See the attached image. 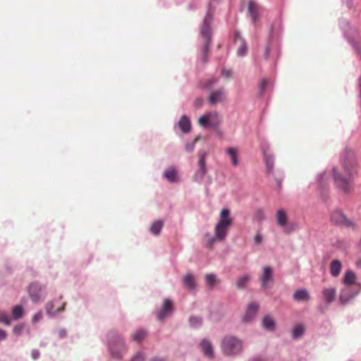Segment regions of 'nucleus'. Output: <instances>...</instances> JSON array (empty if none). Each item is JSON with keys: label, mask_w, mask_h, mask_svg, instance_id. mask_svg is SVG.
Here are the masks:
<instances>
[{"label": "nucleus", "mask_w": 361, "mask_h": 361, "mask_svg": "<svg viewBox=\"0 0 361 361\" xmlns=\"http://www.w3.org/2000/svg\"><path fill=\"white\" fill-rule=\"evenodd\" d=\"M200 346L205 356L209 358L214 357V354L213 350V346L210 341L207 340H203L200 343Z\"/></svg>", "instance_id": "13"}, {"label": "nucleus", "mask_w": 361, "mask_h": 361, "mask_svg": "<svg viewBox=\"0 0 361 361\" xmlns=\"http://www.w3.org/2000/svg\"><path fill=\"white\" fill-rule=\"evenodd\" d=\"M202 102H203V100L200 98H197L195 102H194V104L196 107L197 108H200L202 106Z\"/></svg>", "instance_id": "44"}, {"label": "nucleus", "mask_w": 361, "mask_h": 361, "mask_svg": "<svg viewBox=\"0 0 361 361\" xmlns=\"http://www.w3.org/2000/svg\"><path fill=\"white\" fill-rule=\"evenodd\" d=\"M65 304H63L61 308H58L57 310H54L53 305L51 304H49L47 307V312L49 314H54L57 312H61L64 310Z\"/></svg>", "instance_id": "34"}, {"label": "nucleus", "mask_w": 361, "mask_h": 361, "mask_svg": "<svg viewBox=\"0 0 361 361\" xmlns=\"http://www.w3.org/2000/svg\"><path fill=\"white\" fill-rule=\"evenodd\" d=\"M211 22H212V16L210 14L207 13L204 19L202 25L200 28V34L203 37L204 39V46L203 47V53L204 56L207 54L209 49L210 39H211ZM204 60V57L203 58Z\"/></svg>", "instance_id": "5"}, {"label": "nucleus", "mask_w": 361, "mask_h": 361, "mask_svg": "<svg viewBox=\"0 0 361 361\" xmlns=\"http://www.w3.org/2000/svg\"><path fill=\"white\" fill-rule=\"evenodd\" d=\"M254 243L258 245L262 243V235L260 233H257L254 238Z\"/></svg>", "instance_id": "41"}, {"label": "nucleus", "mask_w": 361, "mask_h": 361, "mask_svg": "<svg viewBox=\"0 0 361 361\" xmlns=\"http://www.w3.org/2000/svg\"><path fill=\"white\" fill-rule=\"evenodd\" d=\"M305 332V326L302 324L296 325L292 331V337L298 338L301 337Z\"/></svg>", "instance_id": "25"}, {"label": "nucleus", "mask_w": 361, "mask_h": 361, "mask_svg": "<svg viewBox=\"0 0 361 361\" xmlns=\"http://www.w3.org/2000/svg\"><path fill=\"white\" fill-rule=\"evenodd\" d=\"M59 335L60 338H63L66 335V331L65 329H61L59 332Z\"/></svg>", "instance_id": "47"}, {"label": "nucleus", "mask_w": 361, "mask_h": 361, "mask_svg": "<svg viewBox=\"0 0 361 361\" xmlns=\"http://www.w3.org/2000/svg\"><path fill=\"white\" fill-rule=\"evenodd\" d=\"M190 323L192 326H198L202 324V319L197 317H191L190 318Z\"/></svg>", "instance_id": "36"}, {"label": "nucleus", "mask_w": 361, "mask_h": 361, "mask_svg": "<svg viewBox=\"0 0 361 361\" xmlns=\"http://www.w3.org/2000/svg\"><path fill=\"white\" fill-rule=\"evenodd\" d=\"M119 351H116L114 349V346L113 345H110V350L112 355L116 358H119L121 357L122 350H124V345L122 341H120L118 343Z\"/></svg>", "instance_id": "28"}, {"label": "nucleus", "mask_w": 361, "mask_h": 361, "mask_svg": "<svg viewBox=\"0 0 361 361\" xmlns=\"http://www.w3.org/2000/svg\"><path fill=\"white\" fill-rule=\"evenodd\" d=\"M343 283L345 288L340 295V302H348L356 295L361 289V285L357 282L356 274L351 270H348L343 276Z\"/></svg>", "instance_id": "2"}, {"label": "nucleus", "mask_w": 361, "mask_h": 361, "mask_svg": "<svg viewBox=\"0 0 361 361\" xmlns=\"http://www.w3.org/2000/svg\"><path fill=\"white\" fill-rule=\"evenodd\" d=\"M6 337V334L4 331L0 329V340H4Z\"/></svg>", "instance_id": "48"}, {"label": "nucleus", "mask_w": 361, "mask_h": 361, "mask_svg": "<svg viewBox=\"0 0 361 361\" xmlns=\"http://www.w3.org/2000/svg\"><path fill=\"white\" fill-rule=\"evenodd\" d=\"M221 348L226 355H235L241 353L243 344L238 338L227 336L223 338L221 343Z\"/></svg>", "instance_id": "4"}, {"label": "nucleus", "mask_w": 361, "mask_h": 361, "mask_svg": "<svg viewBox=\"0 0 361 361\" xmlns=\"http://www.w3.org/2000/svg\"><path fill=\"white\" fill-rule=\"evenodd\" d=\"M248 13L253 23H256L259 18L260 7L254 1L250 0L248 2Z\"/></svg>", "instance_id": "9"}, {"label": "nucleus", "mask_w": 361, "mask_h": 361, "mask_svg": "<svg viewBox=\"0 0 361 361\" xmlns=\"http://www.w3.org/2000/svg\"><path fill=\"white\" fill-rule=\"evenodd\" d=\"M24 329V325L23 324H18V325H16L14 328H13V333L16 335H20L21 333L23 332V330Z\"/></svg>", "instance_id": "39"}, {"label": "nucleus", "mask_w": 361, "mask_h": 361, "mask_svg": "<svg viewBox=\"0 0 361 361\" xmlns=\"http://www.w3.org/2000/svg\"><path fill=\"white\" fill-rule=\"evenodd\" d=\"M235 43H240L237 51L238 55L240 56H244L247 52V46L238 33L235 36Z\"/></svg>", "instance_id": "18"}, {"label": "nucleus", "mask_w": 361, "mask_h": 361, "mask_svg": "<svg viewBox=\"0 0 361 361\" xmlns=\"http://www.w3.org/2000/svg\"><path fill=\"white\" fill-rule=\"evenodd\" d=\"M229 215L230 210L228 209H223L220 213V219L214 228L215 238L219 241L225 239L228 230L232 224V219Z\"/></svg>", "instance_id": "3"}, {"label": "nucleus", "mask_w": 361, "mask_h": 361, "mask_svg": "<svg viewBox=\"0 0 361 361\" xmlns=\"http://www.w3.org/2000/svg\"><path fill=\"white\" fill-rule=\"evenodd\" d=\"M216 113H209L208 114L203 115L199 118L198 123L201 126L205 127L209 125V121L213 116H216Z\"/></svg>", "instance_id": "24"}, {"label": "nucleus", "mask_w": 361, "mask_h": 361, "mask_svg": "<svg viewBox=\"0 0 361 361\" xmlns=\"http://www.w3.org/2000/svg\"><path fill=\"white\" fill-rule=\"evenodd\" d=\"M183 283L186 288L190 290H194L196 284L194 280V277L192 274H188L185 275L183 279Z\"/></svg>", "instance_id": "21"}, {"label": "nucleus", "mask_w": 361, "mask_h": 361, "mask_svg": "<svg viewBox=\"0 0 361 361\" xmlns=\"http://www.w3.org/2000/svg\"><path fill=\"white\" fill-rule=\"evenodd\" d=\"M259 305L256 302H251L247 309L246 313L244 316L245 322H250L252 319V318L255 316L257 312Z\"/></svg>", "instance_id": "12"}, {"label": "nucleus", "mask_w": 361, "mask_h": 361, "mask_svg": "<svg viewBox=\"0 0 361 361\" xmlns=\"http://www.w3.org/2000/svg\"><path fill=\"white\" fill-rule=\"evenodd\" d=\"M264 161L267 166V171L269 173H272L274 171V159L271 155L264 154Z\"/></svg>", "instance_id": "26"}, {"label": "nucleus", "mask_w": 361, "mask_h": 361, "mask_svg": "<svg viewBox=\"0 0 361 361\" xmlns=\"http://www.w3.org/2000/svg\"><path fill=\"white\" fill-rule=\"evenodd\" d=\"M249 280H250V277L248 275H245V276L239 278L235 283L236 287L240 289L245 288Z\"/></svg>", "instance_id": "30"}, {"label": "nucleus", "mask_w": 361, "mask_h": 361, "mask_svg": "<svg viewBox=\"0 0 361 361\" xmlns=\"http://www.w3.org/2000/svg\"><path fill=\"white\" fill-rule=\"evenodd\" d=\"M217 79L216 78H212L210 79L207 80L203 84L204 88H210L212 87L215 83H216Z\"/></svg>", "instance_id": "37"}, {"label": "nucleus", "mask_w": 361, "mask_h": 361, "mask_svg": "<svg viewBox=\"0 0 361 361\" xmlns=\"http://www.w3.org/2000/svg\"><path fill=\"white\" fill-rule=\"evenodd\" d=\"M331 273L334 276L338 275V260L335 259L332 262L331 266Z\"/></svg>", "instance_id": "33"}, {"label": "nucleus", "mask_w": 361, "mask_h": 361, "mask_svg": "<svg viewBox=\"0 0 361 361\" xmlns=\"http://www.w3.org/2000/svg\"><path fill=\"white\" fill-rule=\"evenodd\" d=\"M360 247H361V240H360Z\"/></svg>", "instance_id": "54"}, {"label": "nucleus", "mask_w": 361, "mask_h": 361, "mask_svg": "<svg viewBox=\"0 0 361 361\" xmlns=\"http://www.w3.org/2000/svg\"><path fill=\"white\" fill-rule=\"evenodd\" d=\"M226 152L231 158L233 166H237L238 165V150L234 147H229Z\"/></svg>", "instance_id": "20"}, {"label": "nucleus", "mask_w": 361, "mask_h": 361, "mask_svg": "<svg viewBox=\"0 0 361 361\" xmlns=\"http://www.w3.org/2000/svg\"><path fill=\"white\" fill-rule=\"evenodd\" d=\"M0 322L7 325L10 324V320L8 314L5 312H0Z\"/></svg>", "instance_id": "38"}, {"label": "nucleus", "mask_w": 361, "mask_h": 361, "mask_svg": "<svg viewBox=\"0 0 361 361\" xmlns=\"http://www.w3.org/2000/svg\"><path fill=\"white\" fill-rule=\"evenodd\" d=\"M163 227V222L161 221H157L154 222L150 226V231L154 235H159Z\"/></svg>", "instance_id": "27"}, {"label": "nucleus", "mask_w": 361, "mask_h": 361, "mask_svg": "<svg viewBox=\"0 0 361 361\" xmlns=\"http://www.w3.org/2000/svg\"><path fill=\"white\" fill-rule=\"evenodd\" d=\"M28 293L33 302H39L43 299L42 287L38 283H32L29 286Z\"/></svg>", "instance_id": "6"}, {"label": "nucleus", "mask_w": 361, "mask_h": 361, "mask_svg": "<svg viewBox=\"0 0 361 361\" xmlns=\"http://www.w3.org/2000/svg\"><path fill=\"white\" fill-rule=\"evenodd\" d=\"M216 238H211L208 242V246L212 247Z\"/></svg>", "instance_id": "49"}, {"label": "nucleus", "mask_w": 361, "mask_h": 361, "mask_svg": "<svg viewBox=\"0 0 361 361\" xmlns=\"http://www.w3.org/2000/svg\"><path fill=\"white\" fill-rule=\"evenodd\" d=\"M23 314V308L20 305L14 306L12 309V317L15 319L22 317Z\"/></svg>", "instance_id": "31"}, {"label": "nucleus", "mask_w": 361, "mask_h": 361, "mask_svg": "<svg viewBox=\"0 0 361 361\" xmlns=\"http://www.w3.org/2000/svg\"><path fill=\"white\" fill-rule=\"evenodd\" d=\"M205 281L207 286L210 288H213L214 286L217 283V279L214 274H210L205 276Z\"/></svg>", "instance_id": "32"}, {"label": "nucleus", "mask_w": 361, "mask_h": 361, "mask_svg": "<svg viewBox=\"0 0 361 361\" xmlns=\"http://www.w3.org/2000/svg\"><path fill=\"white\" fill-rule=\"evenodd\" d=\"M145 360V357H144V355L141 353H138L137 354H136L134 357H133V359L131 360V361H144Z\"/></svg>", "instance_id": "42"}, {"label": "nucleus", "mask_w": 361, "mask_h": 361, "mask_svg": "<svg viewBox=\"0 0 361 361\" xmlns=\"http://www.w3.org/2000/svg\"><path fill=\"white\" fill-rule=\"evenodd\" d=\"M172 310V302L170 300H164L161 310L157 313V317L159 320L164 319L169 315Z\"/></svg>", "instance_id": "11"}, {"label": "nucleus", "mask_w": 361, "mask_h": 361, "mask_svg": "<svg viewBox=\"0 0 361 361\" xmlns=\"http://www.w3.org/2000/svg\"><path fill=\"white\" fill-rule=\"evenodd\" d=\"M262 326L269 331H274L275 328V322L269 316H265L262 320Z\"/></svg>", "instance_id": "23"}, {"label": "nucleus", "mask_w": 361, "mask_h": 361, "mask_svg": "<svg viewBox=\"0 0 361 361\" xmlns=\"http://www.w3.org/2000/svg\"><path fill=\"white\" fill-rule=\"evenodd\" d=\"M253 361H265V360L263 359H261V358H258V359L254 360Z\"/></svg>", "instance_id": "53"}, {"label": "nucleus", "mask_w": 361, "mask_h": 361, "mask_svg": "<svg viewBox=\"0 0 361 361\" xmlns=\"http://www.w3.org/2000/svg\"><path fill=\"white\" fill-rule=\"evenodd\" d=\"M293 298L296 301H308L310 295L307 290L300 289L295 292Z\"/></svg>", "instance_id": "17"}, {"label": "nucleus", "mask_w": 361, "mask_h": 361, "mask_svg": "<svg viewBox=\"0 0 361 361\" xmlns=\"http://www.w3.org/2000/svg\"><path fill=\"white\" fill-rule=\"evenodd\" d=\"M147 336V332L143 329L137 330L132 336L133 340L136 342H140Z\"/></svg>", "instance_id": "29"}, {"label": "nucleus", "mask_w": 361, "mask_h": 361, "mask_svg": "<svg viewBox=\"0 0 361 361\" xmlns=\"http://www.w3.org/2000/svg\"><path fill=\"white\" fill-rule=\"evenodd\" d=\"M333 173H334V178L335 179V180H337V173H336V169H333Z\"/></svg>", "instance_id": "50"}, {"label": "nucleus", "mask_w": 361, "mask_h": 361, "mask_svg": "<svg viewBox=\"0 0 361 361\" xmlns=\"http://www.w3.org/2000/svg\"><path fill=\"white\" fill-rule=\"evenodd\" d=\"M197 140H198V138L196 137L192 142L185 143V150L188 152H192L195 149V143L197 141Z\"/></svg>", "instance_id": "35"}, {"label": "nucleus", "mask_w": 361, "mask_h": 361, "mask_svg": "<svg viewBox=\"0 0 361 361\" xmlns=\"http://www.w3.org/2000/svg\"><path fill=\"white\" fill-rule=\"evenodd\" d=\"M340 227L354 228L355 224L351 219L340 213Z\"/></svg>", "instance_id": "22"}, {"label": "nucleus", "mask_w": 361, "mask_h": 361, "mask_svg": "<svg viewBox=\"0 0 361 361\" xmlns=\"http://www.w3.org/2000/svg\"><path fill=\"white\" fill-rule=\"evenodd\" d=\"M267 86V81L265 80H262L260 84V91L262 92Z\"/></svg>", "instance_id": "46"}, {"label": "nucleus", "mask_w": 361, "mask_h": 361, "mask_svg": "<svg viewBox=\"0 0 361 361\" xmlns=\"http://www.w3.org/2000/svg\"><path fill=\"white\" fill-rule=\"evenodd\" d=\"M178 126L183 133H189L191 129L190 119L186 116H183L178 122Z\"/></svg>", "instance_id": "16"}, {"label": "nucleus", "mask_w": 361, "mask_h": 361, "mask_svg": "<svg viewBox=\"0 0 361 361\" xmlns=\"http://www.w3.org/2000/svg\"><path fill=\"white\" fill-rule=\"evenodd\" d=\"M343 167V173H340V192L348 194L353 190V178L357 171L356 158L353 150L349 149L344 150Z\"/></svg>", "instance_id": "1"}, {"label": "nucleus", "mask_w": 361, "mask_h": 361, "mask_svg": "<svg viewBox=\"0 0 361 361\" xmlns=\"http://www.w3.org/2000/svg\"><path fill=\"white\" fill-rule=\"evenodd\" d=\"M152 361H164V360H162V359L154 358V359L152 360Z\"/></svg>", "instance_id": "52"}, {"label": "nucleus", "mask_w": 361, "mask_h": 361, "mask_svg": "<svg viewBox=\"0 0 361 361\" xmlns=\"http://www.w3.org/2000/svg\"><path fill=\"white\" fill-rule=\"evenodd\" d=\"M356 265H357V267H360V268H361V259H360V260H358V261L356 262Z\"/></svg>", "instance_id": "51"}, {"label": "nucleus", "mask_w": 361, "mask_h": 361, "mask_svg": "<svg viewBox=\"0 0 361 361\" xmlns=\"http://www.w3.org/2000/svg\"><path fill=\"white\" fill-rule=\"evenodd\" d=\"M206 157L207 153L205 152H199L198 166L200 171L195 174V179L197 181L202 180L207 173Z\"/></svg>", "instance_id": "8"}, {"label": "nucleus", "mask_w": 361, "mask_h": 361, "mask_svg": "<svg viewBox=\"0 0 361 361\" xmlns=\"http://www.w3.org/2000/svg\"><path fill=\"white\" fill-rule=\"evenodd\" d=\"M272 281V271L270 267H265L260 278L261 285L263 288H267L269 283Z\"/></svg>", "instance_id": "10"}, {"label": "nucleus", "mask_w": 361, "mask_h": 361, "mask_svg": "<svg viewBox=\"0 0 361 361\" xmlns=\"http://www.w3.org/2000/svg\"><path fill=\"white\" fill-rule=\"evenodd\" d=\"M331 221L335 224H337L338 223V219L337 218V213H333L331 216Z\"/></svg>", "instance_id": "45"}, {"label": "nucleus", "mask_w": 361, "mask_h": 361, "mask_svg": "<svg viewBox=\"0 0 361 361\" xmlns=\"http://www.w3.org/2000/svg\"><path fill=\"white\" fill-rule=\"evenodd\" d=\"M322 295L324 298V300L328 303H331L336 298V288H324L322 291Z\"/></svg>", "instance_id": "15"}, {"label": "nucleus", "mask_w": 361, "mask_h": 361, "mask_svg": "<svg viewBox=\"0 0 361 361\" xmlns=\"http://www.w3.org/2000/svg\"><path fill=\"white\" fill-rule=\"evenodd\" d=\"M224 92L223 89H219L216 91L212 92L209 97V102L212 104H215L223 100Z\"/></svg>", "instance_id": "14"}, {"label": "nucleus", "mask_w": 361, "mask_h": 361, "mask_svg": "<svg viewBox=\"0 0 361 361\" xmlns=\"http://www.w3.org/2000/svg\"><path fill=\"white\" fill-rule=\"evenodd\" d=\"M276 222L278 225L284 228V231L287 233H290L294 230L293 225L288 224V216L286 213L283 209H279L276 215Z\"/></svg>", "instance_id": "7"}, {"label": "nucleus", "mask_w": 361, "mask_h": 361, "mask_svg": "<svg viewBox=\"0 0 361 361\" xmlns=\"http://www.w3.org/2000/svg\"><path fill=\"white\" fill-rule=\"evenodd\" d=\"M42 319V313L39 312L36 313L32 318V323H37Z\"/></svg>", "instance_id": "40"}, {"label": "nucleus", "mask_w": 361, "mask_h": 361, "mask_svg": "<svg viewBox=\"0 0 361 361\" xmlns=\"http://www.w3.org/2000/svg\"><path fill=\"white\" fill-rule=\"evenodd\" d=\"M164 176L171 183H176L178 180L177 172L174 167H170L166 170Z\"/></svg>", "instance_id": "19"}, {"label": "nucleus", "mask_w": 361, "mask_h": 361, "mask_svg": "<svg viewBox=\"0 0 361 361\" xmlns=\"http://www.w3.org/2000/svg\"><path fill=\"white\" fill-rule=\"evenodd\" d=\"M222 76L228 78L232 75V71L231 70L224 68L221 71Z\"/></svg>", "instance_id": "43"}]
</instances>
